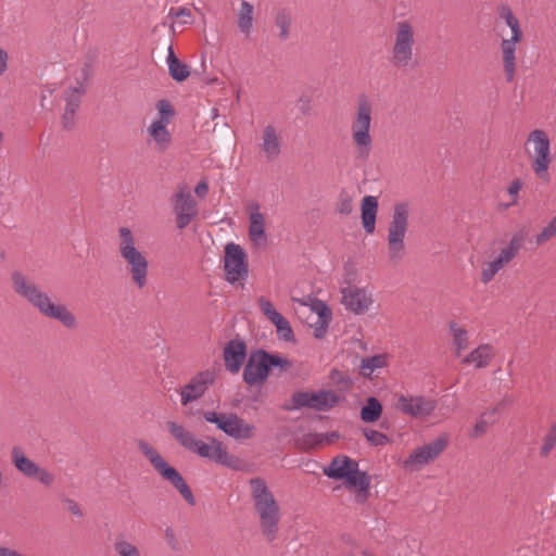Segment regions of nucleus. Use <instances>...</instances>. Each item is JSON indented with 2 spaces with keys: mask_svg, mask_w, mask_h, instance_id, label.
<instances>
[{
  "mask_svg": "<svg viewBox=\"0 0 556 556\" xmlns=\"http://www.w3.org/2000/svg\"><path fill=\"white\" fill-rule=\"evenodd\" d=\"M11 281L14 292L42 316L58 320L68 329L77 327L76 317L67 306L54 302L52 296L27 275L20 270H13Z\"/></svg>",
  "mask_w": 556,
  "mask_h": 556,
  "instance_id": "f257e3e1",
  "label": "nucleus"
},
{
  "mask_svg": "<svg viewBox=\"0 0 556 556\" xmlns=\"http://www.w3.org/2000/svg\"><path fill=\"white\" fill-rule=\"evenodd\" d=\"M166 427L180 446L200 458L214 462L233 470L242 468V460L229 454L224 443L216 438L207 437L206 441L199 440L191 431L175 421H168Z\"/></svg>",
  "mask_w": 556,
  "mask_h": 556,
  "instance_id": "f03ea898",
  "label": "nucleus"
},
{
  "mask_svg": "<svg viewBox=\"0 0 556 556\" xmlns=\"http://www.w3.org/2000/svg\"><path fill=\"white\" fill-rule=\"evenodd\" d=\"M249 484L261 532L266 541L273 542L279 532L281 519L279 504L263 478H252Z\"/></svg>",
  "mask_w": 556,
  "mask_h": 556,
  "instance_id": "7ed1b4c3",
  "label": "nucleus"
},
{
  "mask_svg": "<svg viewBox=\"0 0 556 556\" xmlns=\"http://www.w3.org/2000/svg\"><path fill=\"white\" fill-rule=\"evenodd\" d=\"M118 255L126 266L131 283L139 290L148 285L149 261L140 250L135 233L128 227L118 228Z\"/></svg>",
  "mask_w": 556,
  "mask_h": 556,
  "instance_id": "20e7f679",
  "label": "nucleus"
},
{
  "mask_svg": "<svg viewBox=\"0 0 556 556\" xmlns=\"http://www.w3.org/2000/svg\"><path fill=\"white\" fill-rule=\"evenodd\" d=\"M324 473L336 480H344L348 488H357V503L364 504L367 501L370 479L365 471H359L358 463L354 459L344 455L337 456L324 468Z\"/></svg>",
  "mask_w": 556,
  "mask_h": 556,
  "instance_id": "39448f33",
  "label": "nucleus"
},
{
  "mask_svg": "<svg viewBox=\"0 0 556 556\" xmlns=\"http://www.w3.org/2000/svg\"><path fill=\"white\" fill-rule=\"evenodd\" d=\"M372 123V105L366 96H359L355 114L351 123V137L356 159L368 160L372 149L370 134Z\"/></svg>",
  "mask_w": 556,
  "mask_h": 556,
  "instance_id": "423d86ee",
  "label": "nucleus"
},
{
  "mask_svg": "<svg viewBox=\"0 0 556 556\" xmlns=\"http://www.w3.org/2000/svg\"><path fill=\"white\" fill-rule=\"evenodd\" d=\"M530 167L534 176L542 181H549V167L553 163L551 139L543 129H533L525 142Z\"/></svg>",
  "mask_w": 556,
  "mask_h": 556,
  "instance_id": "0eeeda50",
  "label": "nucleus"
},
{
  "mask_svg": "<svg viewBox=\"0 0 556 556\" xmlns=\"http://www.w3.org/2000/svg\"><path fill=\"white\" fill-rule=\"evenodd\" d=\"M273 367H278L281 372H285L292 367V363L288 358L264 350L254 351L249 355L243 368V380L251 387L262 386Z\"/></svg>",
  "mask_w": 556,
  "mask_h": 556,
  "instance_id": "6e6552de",
  "label": "nucleus"
},
{
  "mask_svg": "<svg viewBox=\"0 0 556 556\" xmlns=\"http://www.w3.org/2000/svg\"><path fill=\"white\" fill-rule=\"evenodd\" d=\"M137 446L146 459L150 463L153 469L166 481L172 483L186 502L190 505L195 504L194 496L185 481L184 477L178 472L176 468L170 466L161 453L153 447L148 441L139 440Z\"/></svg>",
  "mask_w": 556,
  "mask_h": 556,
  "instance_id": "1a4fd4ad",
  "label": "nucleus"
},
{
  "mask_svg": "<svg viewBox=\"0 0 556 556\" xmlns=\"http://www.w3.org/2000/svg\"><path fill=\"white\" fill-rule=\"evenodd\" d=\"M409 206L406 202L396 203L388 227V257L393 264L405 255V237L408 230Z\"/></svg>",
  "mask_w": 556,
  "mask_h": 556,
  "instance_id": "9d476101",
  "label": "nucleus"
},
{
  "mask_svg": "<svg viewBox=\"0 0 556 556\" xmlns=\"http://www.w3.org/2000/svg\"><path fill=\"white\" fill-rule=\"evenodd\" d=\"M498 14L511 30V37L509 39H503L501 42L506 80L511 83L516 75V45L522 39V30L518 18L507 4L498 7Z\"/></svg>",
  "mask_w": 556,
  "mask_h": 556,
  "instance_id": "9b49d317",
  "label": "nucleus"
},
{
  "mask_svg": "<svg viewBox=\"0 0 556 556\" xmlns=\"http://www.w3.org/2000/svg\"><path fill=\"white\" fill-rule=\"evenodd\" d=\"M415 29L408 21L397 22L394 29L390 63L395 68H407L413 64Z\"/></svg>",
  "mask_w": 556,
  "mask_h": 556,
  "instance_id": "f8f14e48",
  "label": "nucleus"
},
{
  "mask_svg": "<svg viewBox=\"0 0 556 556\" xmlns=\"http://www.w3.org/2000/svg\"><path fill=\"white\" fill-rule=\"evenodd\" d=\"M203 418L205 421L214 424L218 430L236 441H247L256 434V427L236 413L207 410L203 413Z\"/></svg>",
  "mask_w": 556,
  "mask_h": 556,
  "instance_id": "ddd939ff",
  "label": "nucleus"
},
{
  "mask_svg": "<svg viewBox=\"0 0 556 556\" xmlns=\"http://www.w3.org/2000/svg\"><path fill=\"white\" fill-rule=\"evenodd\" d=\"M224 270L226 280L230 285L242 282L249 276L247 253L235 242H229L225 247Z\"/></svg>",
  "mask_w": 556,
  "mask_h": 556,
  "instance_id": "4468645a",
  "label": "nucleus"
},
{
  "mask_svg": "<svg viewBox=\"0 0 556 556\" xmlns=\"http://www.w3.org/2000/svg\"><path fill=\"white\" fill-rule=\"evenodd\" d=\"M438 407V401L432 396L422 394H400L396 408L405 416L414 419H426L433 415Z\"/></svg>",
  "mask_w": 556,
  "mask_h": 556,
  "instance_id": "2eb2a0df",
  "label": "nucleus"
},
{
  "mask_svg": "<svg viewBox=\"0 0 556 556\" xmlns=\"http://www.w3.org/2000/svg\"><path fill=\"white\" fill-rule=\"evenodd\" d=\"M292 406L287 409L307 407L317 412H328L338 405L340 397L331 390L317 392H294L291 397Z\"/></svg>",
  "mask_w": 556,
  "mask_h": 556,
  "instance_id": "dca6fc26",
  "label": "nucleus"
},
{
  "mask_svg": "<svg viewBox=\"0 0 556 556\" xmlns=\"http://www.w3.org/2000/svg\"><path fill=\"white\" fill-rule=\"evenodd\" d=\"M448 444L447 434H441L433 441L415 448L404 460L403 466L410 470H420L437 459Z\"/></svg>",
  "mask_w": 556,
  "mask_h": 556,
  "instance_id": "f3484780",
  "label": "nucleus"
},
{
  "mask_svg": "<svg viewBox=\"0 0 556 556\" xmlns=\"http://www.w3.org/2000/svg\"><path fill=\"white\" fill-rule=\"evenodd\" d=\"M173 210L178 229H185L198 215V203L186 186L180 187L172 197Z\"/></svg>",
  "mask_w": 556,
  "mask_h": 556,
  "instance_id": "a211bd4d",
  "label": "nucleus"
},
{
  "mask_svg": "<svg viewBox=\"0 0 556 556\" xmlns=\"http://www.w3.org/2000/svg\"><path fill=\"white\" fill-rule=\"evenodd\" d=\"M341 304L346 311L355 315L366 314L374 304V295L370 290L355 285L341 288Z\"/></svg>",
  "mask_w": 556,
  "mask_h": 556,
  "instance_id": "6ab92c4d",
  "label": "nucleus"
},
{
  "mask_svg": "<svg viewBox=\"0 0 556 556\" xmlns=\"http://www.w3.org/2000/svg\"><path fill=\"white\" fill-rule=\"evenodd\" d=\"M282 149L283 139L277 127L273 124L264 126L258 143L262 157L267 162H274L281 155Z\"/></svg>",
  "mask_w": 556,
  "mask_h": 556,
  "instance_id": "aec40b11",
  "label": "nucleus"
},
{
  "mask_svg": "<svg viewBox=\"0 0 556 556\" xmlns=\"http://www.w3.org/2000/svg\"><path fill=\"white\" fill-rule=\"evenodd\" d=\"M215 380V374L211 370L199 372L194 376L189 383L184 386L180 390V402L184 406L199 400L204 395L206 390Z\"/></svg>",
  "mask_w": 556,
  "mask_h": 556,
  "instance_id": "412c9836",
  "label": "nucleus"
},
{
  "mask_svg": "<svg viewBox=\"0 0 556 556\" xmlns=\"http://www.w3.org/2000/svg\"><path fill=\"white\" fill-rule=\"evenodd\" d=\"M258 306L262 313L275 325L278 337L286 342L295 340L290 323L278 313L273 303L265 296L258 299Z\"/></svg>",
  "mask_w": 556,
  "mask_h": 556,
  "instance_id": "4be33fe9",
  "label": "nucleus"
},
{
  "mask_svg": "<svg viewBox=\"0 0 556 556\" xmlns=\"http://www.w3.org/2000/svg\"><path fill=\"white\" fill-rule=\"evenodd\" d=\"M249 213V238L253 244L263 247L267 242L265 232V215L260 210V204L253 202L248 207Z\"/></svg>",
  "mask_w": 556,
  "mask_h": 556,
  "instance_id": "5701e85b",
  "label": "nucleus"
},
{
  "mask_svg": "<svg viewBox=\"0 0 556 556\" xmlns=\"http://www.w3.org/2000/svg\"><path fill=\"white\" fill-rule=\"evenodd\" d=\"M247 357L244 341L235 339L229 341L224 349V362L226 369L231 374H238Z\"/></svg>",
  "mask_w": 556,
  "mask_h": 556,
  "instance_id": "b1692460",
  "label": "nucleus"
},
{
  "mask_svg": "<svg viewBox=\"0 0 556 556\" xmlns=\"http://www.w3.org/2000/svg\"><path fill=\"white\" fill-rule=\"evenodd\" d=\"M85 93L83 85L71 88L65 96V110L62 117V124L65 129H72L75 126V116L79 109L80 98Z\"/></svg>",
  "mask_w": 556,
  "mask_h": 556,
  "instance_id": "393cba45",
  "label": "nucleus"
},
{
  "mask_svg": "<svg viewBox=\"0 0 556 556\" xmlns=\"http://www.w3.org/2000/svg\"><path fill=\"white\" fill-rule=\"evenodd\" d=\"M495 356V351L490 344H480L468 353L462 361L466 365H475L477 369L485 368Z\"/></svg>",
  "mask_w": 556,
  "mask_h": 556,
  "instance_id": "a878e982",
  "label": "nucleus"
},
{
  "mask_svg": "<svg viewBox=\"0 0 556 556\" xmlns=\"http://www.w3.org/2000/svg\"><path fill=\"white\" fill-rule=\"evenodd\" d=\"M362 224L366 233H374L376 229V217L378 212V200L374 195H366L362 200Z\"/></svg>",
  "mask_w": 556,
  "mask_h": 556,
  "instance_id": "bb28decb",
  "label": "nucleus"
},
{
  "mask_svg": "<svg viewBox=\"0 0 556 556\" xmlns=\"http://www.w3.org/2000/svg\"><path fill=\"white\" fill-rule=\"evenodd\" d=\"M148 135L153 139L155 147L159 151H165L170 142L172 135L167 129V125L161 121H153L147 129Z\"/></svg>",
  "mask_w": 556,
  "mask_h": 556,
  "instance_id": "cd10ccee",
  "label": "nucleus"
},
{
  "mask_svg": "<svg viewBox=\"0 0 556 556\" xmlns=\"http://www.w3.org/2000/svg\"><path fill=\"white\" fill-rule=\"evenodd\" d=\"M452 337L453 351L456 356H460L469 346V333L459 324L452 321L448 325Z\"/></svg>",
  "mask_w": 556,
  "mask_h": 556,
  "instance_id": "c85d7f7f",
  "label": "nucleus"
},
{
  "mask_svg": "<svg viewBox=\"0 0 556 556\" xmlns=\"http://www.w3.org/2000/svg\"><path fill=\"white\" fill-rule=\"evenodd\" d=\"M527 237L528 229L526 227L519 229L511 236L508 244L500 253L510 263L522 249Z\"/></svg>",
  "mask_w": 556,
  "mask_h": 556,
  "instance_id": "c756f323",
  "label": "nucleus"
},
{
  "mask_svg": "<svg viewBox=\"0 0 556 556\" xmlns=\"http://www.w3.org/2000/svg\"><path fill=\"white\" fill-rule=\"evenodd\" d=\"M11 459L15 468L24 476L30 478L37 468V464L29 459L20 446H14L11 451Z\"/></svg>",
  "mask_w": 556,
  "mask_h": 556,
  "instance_id": "7c9ffc66",
  "label": "nucleus"
},
{
  "mask_svg": "<svg viewBox=\"0 0 556 556\" xmlns=\"http://www.w3.org/2000/svg\"><path fill=\"white\" fill-rule=\"evenodd\" d=\"M509 262L500 253L494 260L486 262L480 273V281L484 285L491 282L494 277L506 266Z\"/></svg>",
  "mask_w": 556,
  "mask_h": 556,
  "instance_id": "2f4dec72",
  "label": "nucleus"
},
{
  "mask_svg": "<svg viewBox=\"0 0 556 556\" xmlns=\"http://www.w3.org/2000/svg\"><path fill=\"white\" fill-rule=\"evenodd\" d=\"M388 354H377L374 356L365 357L361 362V374L370 378L375 370L382 369L388 366Z\"/></svg>",
  "mask_w": 556,
  "mask_h": 556,
  "instance_id": "473e14b6",
  "label": "nucleus"
},
{
  "mask_svg": "<svg viewBox=\"0 0 556 556\" xmlns=\"http://www.w3.org/2000/svg\"><path fill=\"white\" fill-rule=\"evenodd\" d=\"M381 414V403L376 397L370 396L361 409V419L364 422H375L380 418Z\"/></svg>",
  "mask_w": 556,
  "mask_h": 556,
  "instance_id": "72a5a7b5",
  "label": "nucleus"
},
{
  "mask_svg": "<svg viewBox=\"0 0 556 556\" xmlns=\"http://www.w3.org/2000/svg\"><path fill=\"white\" fill-rule=\"evenodd\" d=\"M113 548L116 556H142L139 547L123 534L115 538Z\"/></svg>",
  "mask_w": 556,
  "mask_h": 556,
  "instance_id": "f704fd0d",
  "label": "nucleus"
},
{
  "mask_svg": "<svg viewBox=\"0 0 556 556\" xmlns=\"http://www.w3.org/2000/svg\"><path fill=\"white\" fill-rule=\"evenodd\" d=\"M253 5L242 1L238 14V27L244 34H249L253 25Z\"/></svg>",
  "mask_w": 556,
  "mask_h": 556,
  "instance_id": "c9c22d12",
  "label": "nucleus"
},
{
  "mask_svg": "<svg viewBox=\"0 0 556 556\" xmlns=\"http://www.w3.org/2000/svg\"><path fill=\"white\" fill-rule=\"evenodd\" d=\"M292 15L286 9L277 11L275 15V25L279 29V38L286 40L290 35Z\"/></svg>",
  "mask_w": 556,
  "mask_h": 556,
  "instance_id": "e433bc0d",
  "label": "nucleus"
},
{
  "mask_svg": "<svg viewBox=\"0 0 556 556\" xmlns=\"http://www.w3.org/2000/svg\"><path fill=\"white\" fill-rule=\"evenodd\" d=\"M330 318H331L330 309L327 307L326 304H324L323 302H319L318 303V323L316 324V326L314 328V337L316 339L324 338Z\"/></svg>",
  "mask_w": 556,
  "mask_h": 556,
  "instance_id": "4c0bfd02",
  "label": "nucleus"
},
{
  "mask_svg": "<svg viewBox=\"0 0 556 556\" xmlns=\"http://www.w3.org/2000/svg\"><path fill=\"white\" fill-rule=\"evenodd\" d=\"M497 413L496 408H493L491 410L484 412L481 414V416L478 418L477 422L473 426L471 437L478 438L482 434H484L488 430V427L490 425L489 417L492 415H495Z\"/></svg>",
  "mask_w": 556,
  "mask_h": 556,
  "instance_id": "58836bf2",
  "label": "nucleus"
},
{
  "mask_svg": "<svg viewBox=\"0 0 556 556\" xmlns=\"http://www.w3.org/2000/svg\"><path fill=\"white\" fill-rule=\"evenodd\" d=\"M157 117L154 121H161L163 124L168 125L175 115L173 105L167 100H160L156 104Z\"/></svg>",
  "mask_w": 556,
  "mask_h": 556,
  "instance_id": "ea45409f",
  "label": "nucleus"
},
{
  "mask_svg": "<svg viewBox=\"0 0 556 556\" xmlns=\"http://www.w3.org/2000/svg\"><path fill=\"white\" fill-rule=\"evenodd\" d=\"M556 446V424L552 425L549 430L546 432V434L543 438V443L540 448V455L542 457H547L549 453L554 450Z\"/></svg>",
  "mask_w": 556,
  "mask_h": 556,
  "instance_id": "a19ab883",
  "label": "nucleus"
},
{
  "mask_svg": "<svg viewBox=\"0 0 556 556\" xmlns=\"http://www.w3.org/2000/svg\"><path fill=\"white\" fill-rule=\"evenodd\" d=\"M556 236V215L549 223L535 236L536 245H542Z\"/></svg>",
  "mask_w": 556,
  "mask_h": 556,
  "instance_id": "79ce46f5",
  "label": "nucleus"
},
{
  "mask_svg": "<svg viewBox=\"0 0 556 556\" xmlns=\"http://www.w3.org/2000/svg\"><path fill=\"white\" fill-rule=\"evenodd\" d=\"M168 72H169V75L172 76V78L175 79L176 81H184L190 75L188 66L180 61H177V62H174L173 64H170L168 66Z\"/></svg>",
  "mask_w": 556,
  "mask_h": 556,
  "instance_id": "37998d69",
  "label": "nucleus"
},
{
  "mask_svg": "<svg viewBox=\"0 0 556 556\" xmlns=\"http://www.w3.org/2000/svg\"><path fill=\"white\" fill-rule=\"evenodd\" d=\"M363 433L367 441L374 446L384 445L389 441V438L384 433L377 430L365 428Z\"/></svg>",
  "mask_w": 556,
  "mask_h": 556,
  "instance_id": "c03bdc74",
  "label": "nucleus"
},
{
  "mask_svg": "<svg viewBox=\"0 0 556 556\" xmlns=\"http://www.w3.org/2000/svg\"><path fill=\"white\" fill-rule=\"evenodd\" d=\"M522 187H523V184H522L521 179H519V178H516L510 181V184L507 187V193L510 198L509 203L506 205L507 207L518 204L519 193H520V190L522 189Z\"/></svg>",
  "mask_w": 556,
  "mask_h": 556,
  "instance_id": "a18cd8bd",
  "label": "nucleus"
},
{
  "mask_svg": "<svg viewBox=\"0 0 556 556\" xmlns=\"http://www.w3.org/2000/svg\"><path fill=\"white\" fill-rule=\"evenodd\" d=\"M31 478H36L39 480L43 485H51L54 481V476L48 471L47 469L37 466V468L34 471V476Z\"/></svg>",
  "mask_w": 556,
  "mask_h": 556,
  "instance_id": "49530a36",
  "label": "nucleus"
},
{
  "mask_svg": "<svg viewBox=\"0 0 556 556\" xmlns=\"http://www.w3.org/2000/svg\"><path fill=\"white\" fill-rule=\"evenodd\" d=\"M337 210L342 215H349L353 211L352 199L349 194L342 193L339 198Z\"/></svg>",
  "mask_w": 556,
  "mask_h": 556,
  "instance_id": "de8ad7c7",
  "label": "nucleus"
},
{
  "mask_svg": "<svg viewBox=\"0 0 556 556\" xmlns=\"http://www.w3.org/2000/svg\"><path fill=\"white\" fill-rule=\"evenodd\" d=\"M165 540H166V543L168 544V546L174 549V551H178L179 549V542L176 538V534L175 532L170 529V528H167L165 530Z\"/></svg>",
  "mask_w": 556,
  "mask_h": 556,
  "instance_id": "09e8293b",
  "label": "nucleus"
},
{
  "mask_svg": "<svg viewBox=\"0 0 556 556\" xmlns=\"http://www.w3.org/2000/svg\"><path fill=\"white\" fill-rule=\"evenodd\" d=\"M169 15L174 16L175 18H184V17H190L191 12L187 8H172L169 10Z\"/></svg>",
  "mask_w": 556,
  "mask_h": 556,
  "instance_id": "8fccbe9b",
  "label": "nucleus"
},
{
  "mask_svg": "<svg viewBox=\"0 0 556 556\" xmlns=\"http://www.w3.org/2000/svg\"><path fill=\"white\" fill-rule=\"evenodd\" d=\"M330 378L332 381L334 382H339V383H350L351 380L348 376H343V374L337 369H332L331 372H330Z\"/></svg>",
  "mask_w": 556,
  "mask_h": 556,
  "instance_id": "3c124183",
  "label": "nucleus"
},
{
  "mask_svg": "<svg viewBox=\"0 0 556 556\" xmlns=\"http://www.w3.org/2000/svg\"><path fill=\"white\" fill-rule=\"evenodd\" d=\"M194 192L198 197L204 198L208 192V184L206 179H202L194 188Z\"/></svg>",
  "mask_w": 556,
  "mask_h": 556,
  "instance_id": "603ef678",
  "label": "nucleus"
},
{
  "mask_svg": "<svg viewBox=\"0 0 556 556\" xmlns=\"http://www.w3.org/2000/svg\"><path fill=\"white\" fill-rule=\"evenodd\" d=\"M298 108L303 114H307L311 110V99L303 96L298 101Z\"/></svg>",
  "mask_w": 556,
  "mask_h": 556,
  "instance_id": "864d4df0",
  "label": "nucleus"
},
{
  "mask_svg": "<svg viewBox=\"0 0 556 556\" xmlns=\"http://www.w3.org/2000/svg\"><path fill=\"white\" fill-rule=\"evenodd\" d=\"M346 556H375L372 553L364 549L363 547L355 545L351 548V551L346 554Z\"/></svg>",
  "mask_w": 556,
  "mask_h": 556,
  "instance_id": "5fc2aeb1",
  "label": "nucleus"
},
{
  "mask_svg": "<svg viewBox=\"0 0 556 556\" xmlns=\"http://www.w3.org/2000/svg\"><path fill=\"white\" fill-rule=\"evenodd\" d=\"M8 52L4 49L0 48V76L3 75L8 68Z\"/></svg>",
  "mask_w": 556,
  "mask_h": 556,
  "instance_id": "6e6d98bb",
  "label": "nucleus"
},
{
  "mask_svg": "<svg viewBox=\"0 0 556 556\" xmlns=\"http://www.w3.org/2000/svg\"><path fill=\"white\" fill-rule=\"evenodd\" d=\"M8 52L4 49L0 48V76L3 75L8 68Z\"/></svg>",
  "mask_w": 556,
  "mask_h": 556,
  "instance_id": "4d7b16f0",
  "label": "nucleus"
},
{
  "mask_svg": "<svg viewBox=\"0 0 556 556\" xmlns=\"http://www.w3.org/2000/svg\"><path fill=\"white\" fill-rule=\"evenodd\" d=\"M307 441L309 443H314V444H320L324 442V434H318V433H309L307 435Z\"/></svg>",
  "mask_w": 556,
  "mask_h": 556,
  "instance_id": "13d9d810",
  "label": "nucleus"
},
{
  "mask_svg": "<svg viewBox=\"0 0 556 556\" xmlns=\"http://www.w3.org/2000/svg\"><path fill=\"white\" fill-rule=\"evenodd\" d=\"M68 510L73 514V515H76L78 517H81L83 516V511L81 509L79 508L78 504L71 501L68 503Z\"/></svg>",
  "mask_w": 556,
  "mask_h": 556,
  "instance_id": "bf43d9fd",
  "label": "nucleus"
},
{
  "mask_svg": "<svg viewBox=\"0 0 556 556\" xmlns=\"http://www.w3.org/2000/svg\"><path fill=\"white\" fill-rule=\"evenodd\" d=\"M167 65L169 66L170 64H173L174 62H177L179 61V59L175 55V52H174V49H173V46H169L168 47V53H167Z\"/></svg>",
  "mask_w": 556,
  "mask_h": 556,
  "instance_id": "052dcab7",
  "label": "nucleus"
},
{
  "mask_svg": "<svg viewBox=\"0 0 556 556\" xmlns=\"http://www.w3.org/2000/svg\"><path fill=\"white\" fill-rule=\"evenodd\" d=\"M4 256V252L0 249V257Z\"/></svg>",
  "mask_w": 556,
  "mask_h": 556,
  "instance_id": "680f3d73",
  "label": "nucleus"
}]
</instances>
